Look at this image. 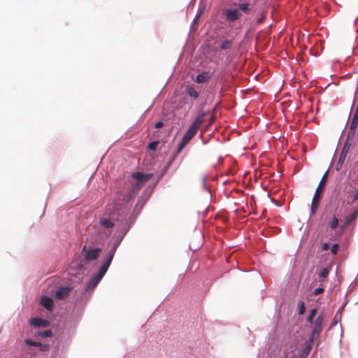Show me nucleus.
Masks as SVG:
<instances>
[{"mask_svg":"<svg viewBox=\"0 0 358 358\" xmlns=\"http://www.w3.org/2000/svg\"><path fill=\"white\" fill-rule=\"evenodd\" d=\"M238 8L241 11L246 14H249L251 12V8H250V3L248 2L240 3L238 5Z\"/></svg>","mask_w":358,"mask_h":358,"instance_id":"18","label":"nucleus"},{"mask_svg":"<svg viewBox=\"0 0 358 358\" xmlns=\"http://www.w3.org/2000/svg\"><path fill=\"white\" fill-rule=\"evenodd\" d=\"M313 343H310V339L309 340V343L306 345V347L303 349V352H301L300 355V358H306L307 356L309 355L310 351L312 348Z\"/></svg>","mask_w":358,"mask_h":358,"instance_id":"15","label":"nucleus"},{"mask_svg":"<svg viewBox=\"0 0 358 358\" xmlns=\"http://www.w3.org/2000/svg\"><path fill=\"white\" fill-rule=\"evenodd\" d=\"M71 288L69 287H64L59 288L55 294L57 299L63 300L69 295Z\"/></svg>","mask_w":358,"mask_h":358,"instance_id":"8","label":"nucleus"},{"mask_svg":"<svg viewBox=\"0 0 358 358\" xmlns=\"http://www.w3.org/2000/svg\"><path fill=\"white\" fill-rule=\"evenodd\" d=\"M25 343L27 345H30V346H41V343H38L36 341H33L30 339H26Z\"/></svg>","mask_w":358,"mask_h":358,"instance_id":"27","label":"nucleus"},{"mask_svg":"<svg viewBox=\"0 0 358 358\" xmlns=\"http://www.w3.org/2000/svg\"><path fill=\"white\" fill-rule=\"evenodd\" d=\"M284 358H288V357H284Z\"/></svg>","mask_w":358,"mask_h":358,"instance_id":"37","label":"nucleus"},{"mask_svg":"<svg viewBox=\"0 0 358 358\" xmlns=\"http://www.w3.org/2000/svg\"><path fill=\"white\" fill-rule=\"evenodd\" d=\"M52 334L51 330H44L38 332V335L41 337H50Z\"/></svg>","mask_w":358,"mask_h":358,"instance_id":"25","label":"nucleus"},{"mask_svg":"<svg viewBox=\"0 0 358 358\" xmlns=\"http://www.w3.org/2000/svg\"><path fill=\"white\" fill-rule=\"evenodd\" d=\"M316 313H317L316 309H312L309 313V315H311L313 317H315Z\"/></svg>","mask_w":358,"mask_h":358,"instance_id":"32","label":"nucleus"},{"mask_svg":"<svg viewBox=\"0 0 358 358\" xmlns=\"http://www.w3.org/2000/svg\"><path fill=\"white\" fill-rule=\"evenodd\" d=\"M187 94L194 99H196L199 97V92L192 86H187L186 88Z\"/></svg>","mask_w":358,"mask_h":358,"instance_id":"14","label":"nucleus"},{"mask_svg":"<svg viewBox=\"0 0 358 358\" xmlns=\"http://www.w3.org/2000/svg\"><path fill=\"white\" fill-rule=\"evenodd\" d=\"M350 147H351V143L349 142V140L348 139L345 141V145H344L343 148H342L341 152L348 154Z\"/></svg>","mask_w":358,"mask_h":358,"instance_id":"23","label":"nucleus"},{"mask_svg":"<svg viewBox=\"0 0 358 358\" xmlns=\"http://www.w3.org/2000/svg\"><path fill=\"white\" fill-rule=\"evenodd\" d=\"M41 304L48 310L53 309V300L52 298L43 296L41 298Z\"/></svg>","mask_w":358,"mask_h":358,"instance_id":"9","label":"nucleus"},{"mask_svg":"<svg viewBox=\"0 0 358 358\" xmlns=\"http://www.w3.org/2000/svg\"><path fill=\"white\" fill-rule=\"evenodd\" d=\"M329 269L327 268H323L319 273V277L322 278H325L329 275Z\"/></svg>","mask_w":358,"mask_h":358,"instance_id":"21","label":"nucleus"},{"mask_svg":"<svg viewBox=\"0 0 358 358\" xmlns=\"http://www.w3.org/2000/svg\"><path fill=\"white\" fill-rule=\"evenodd\" d=\"M338 250H339V245L338 243H334L331 247V251L334 255H336Z\"/></svg>","mask_w":358,"mask_h":358,"instance_id":"29","label":"nucleus"},{"mask_svg":"<svg viewBox=\"0 0 358 358\" xmlns=\"http://www.w3.org/2000/svg\"><path fill=\"white\" fill-rule=\"evenodd\" d=\"M342 166H340V164H338V162H337V164H336V170L337 171H339L341 169Z\"/></svg>","mask_w":358,"mask_h":358,"instance_id":"35","label":"nucleus"},{"mask_svg":"<svg viewBox=\"0 0 358 358\" xmlns=\"http://www.w3.org/2000/svg\"><path fill=\"white\" fill-rule=\"evenodd\" d=\"M82 252L84 254L85 260L91 262L98 259L101 252V249L94 248L87 250V247L85 245L82 250Z\"/></svg>","mask_w":358,"mask_h":358,"instance_id":"6","label":"nucleus"},{"mask_svg":"<svg viewBox=\"0 0 358 358\" xmlns=\"http://www.w3.org/2000/svg\"><path fill=\"white\" fill-rule=\"evenodd\" d=\"M328 171L322 176L320 182L315 190V194L313 196L311 207H310V216L314 215L317 210L319 206L320 201L322 199V193L323 192L324 187L326 184L327 177H328Z\"/></svg>","mask_w":358,"mask_h":358,"instance_id":"2","label":"nucleus"},{"mask_svg":"<svg viewBox=\"0 0 358 358\" xmlns=\"http://www.w3.org/2000/svg\"><path fill=\"white\" fill-rule=\"evenodd\" d=\"M204 116L205 113H202L200 115H199L194 121L192 122V124L190 125L192 128H194L196 130L198 131L199 128L201 125V124L203 122L204 120Z\"/></svg>","mask_w":358,"mask_h":358,"instance_id":"11","label":"nucleus"},{"mask_svg":"<svg viewBox=\"0 0 358 358\" xmlns=\"http://www.w3.org/2000/svg\"><path fill=\"white\" fill-rule=\"evenodd\" d=\"M210 76L207 72H202L196 77V82L198 83H203L210 79Z\"/></svg>","mask_w":358,"mask_h":358,"instance_id":"13","label":"nucleus"},{"mask_svg":"<svg viewBox=\"0 0 358 358\" xmlns=\"http://www.w3.org/2000/svg\"><path fill=\"white\" fill-rule=\"evenodd\" d=\"M338 224V220L336 217H334L329 223V226L331 229H335L337 228Z\"/></svg>","mask_w":358,"mask_h":358,"instance_id":"19","label":"nucleus"},{"mask_svg":"<svg viewBox=\"0 0 358 358\" xmlns=\"http://www.w3.org/2000/svg\"><path fill=\"white\" fill-rule=\"evenodd\" d=\"M232 42L231 41L226 40L220 45L222 50H228L231 48Z\"/></svg>","mask_w":358,"mask_h":358,"instance_id":"20","label":"nucleus"},{"mask_svg":"<svg viewBox=\"0 0 358 358\" xmlns=\"http://www.w3.org/2000/svg\"><path fill=\"white\" fill-rule=\"evenodd\" d=\"M159 143V142L158 141H152L148 144V147L150 150L155 151L156 150L157 146L158 145Z\"/></svg>","mask_w":358,"mask_h":358,"instance_id":"26","label":"nucleus"},{"mask_svg":"<svg viewBox=\"0 0 358 358\" xmlns=\"http://www.w3.org/2000/svg\"><path fill=\"white\" fill-rule=\"evenodd\" d=\"M32 325L38 327H45L49 324V322L41 318L34 317L30 320Z\"/></svg>","mask_w":358,"mask_h":358,"instance_id":"10","label":"nucleus"},{"mask_svg":"<svg viewBox=\"0 0 358 358\" xmlns=\"http://www.w3.org/2000/svg\"><path fill=\"white\" fill-rule=\"evenodd\" d=\"M225 19L229 22H234L239 19L241 13L237 9L228 8L224 11Z\"/></svg>","mask_w":358,"mask_h":358,"instance_id":"7","label":"nucleus"},{"mask_svg":"<svg viewBox=\"0 0 358 358\" xmlns=\"http://www.w3.org/2000/svg\"><path fill=\"white\" fill-rule=\"evenodd\" d=\"M324 322V316L322 314L319 315L315 320L312 323L313 329L311 336L310 338V343H313V340L320 336L322 331V323Z\"/></svg>","mask_w":358,"mask_h":358,"instance_id":"4","label":"nucleus"},{"mask_svg":"<svg viewBox=\"0 0 358 358\" xmlns=\"http://www.w3.org/2000/svg\"><path fill=\"white\" fill-rule=\"evenodd\" d=\"M358 200V189H355L354 194L352 196L350 203H353Z\"/></svg>","mask_w":358,"mask_h":358,"instance_id":"28","label":"nucleus"},{"mask_svg":"<svg viewBox=\"0 0 358 358\" xmlns=\"http://www.w3.org/2000/svg\"><path fill=\"white\" fill-rule=\"evenodd\" d=\"M313 318H314V317H313L311 315H308V317H307V321H308V322H310V323H311V324H312V323L314 322V321H313Z\"/></svg>","mask_w":358,"mask_h":358,"instance_id":"34","label":"nucleus"},{"mask_svg":"<svg viewBox=\"0 0 358 358\" xmlns=\"http://www.w3.org/2000/svg\"><path fill=\"white\" fill-rule=\"evenodd\" d=\"M323 292H324L323 287H318L314 290L313 294H314V295H319V294H322Z\"/></svg>","mask_w":358,"mask_h":358,"instance_id":"30","label":"nucleus"},{"mask_svg":"<svg viewBox=\"0 0 358 358\" xmlns=\"http://www.w3.org/2000/svg\"><path fill=\"white\" fill-rule=\"evenodd\" d=\"M329 248V245L327 243H324L322 245V250H327Z\"/></svg>","mask_w":358,"mask_h":358,"instance_id":"33","label":"nucleus"},{"mask_svg":"<svg viewBox=\"0 0 358 358\" xmlns=\"http://www.w3.org/2000/svg\"><path fill=\"white\" fill-rule=\"evenodd\" d=\"M152 176V173H143L141 172H135L131 173V177L136 181L132 184L131 192H136L139 190L142 185L148 181Z\"/></svg>","mask_w":358,"mask_h":358,"instance_id":"3","label":"nucleus"},{"mask_svg":"<svg viewBox=\"0 0 358 358\" xmlns=\"http://www.w3.org/2000/svg\"><path fill=\"white\" fill-rule=\"evenodd\" d=\"M197 133V130L192 127H189L184 136L182 137L178 148V153H180L183 148L186 146V145L190 141V140L196 135Z\"/></svg>","mask_w":358,"mask_h":358,"instance_id":"5","label":"nucleus"},{"mask_svg":"<svg viewBox=\"0 0 358 358\" xmlns=\"http://www.w3.org/2000/svg\"><path fill=\"white\" fill-rule=\"evenodd\" d=\"M298 308H299V315L304 314V313L306 311V307H305V304H304L303 301H301L298 303Z\"/></svg>","mask_w":358,"mask_h":358,"instance_id":"22","label":"nucleus"},{"mask_svg":"<svg viewBox=\"0 0 358 358\" xmlns=\"http://www.w3.org/2000/svg\"><path fill=\"white\" fill-rule=\"evenodd\" d=\"M163 126H164V123L162 121L157 122L155 125V128H157V129H159V128L162 127Z\"/></svg>","mask_w":358,"mask_h":358,"instance_id":"31","label":"nucleus"},{"mask_svg":"<svg viewBox=\"0 0 358 358\" xmlns=\"http://www.w3.org/2000/svg\"><path fill=\"white\" fill-rule=\"evenodd\" d=\"M214 119H215V117L213 116H212L210 118V122H213L214 121Z\"/></svg>","mask_w":358,"mask_h":358,"instance_id":"36","label":"nucleus"},{"mask_svg":"<svg viewBox=\"0 0 358 358\" xmlns=\"http://www.w3.org/2000/svg\"><path fill=\"white\" fill-rule=\"evenodd\" d=\"M358 216V210H355L353 213H352L351 215H348L346 219H345V223L343 224V225H342L341 227V228L342 229H343L344 228H345L346 227H348V225L350 224V223L354 221L355 220H356V218Z\"/></svg>","mask_w":358,"mask_h":358,"instance_id":"12","label":"nucleus"},{"mask_svg":"<svg viewBox=\"0 0 358 358\" xmlns=\"http://www.w3.org/2000/svg\"><path fill=\"white\" fill-rule=\"evenodd\" d=\"M358 126V110H355V112L353 115V117L350 124V129L354 130Z\"/></svg>","mask_w":358,"mask_h":358,"instance_id":"17","label":"nucleus"},{"mask_svg":"<svg viewBox=\"0 0 358 358\" xmlns=\"http://www.w3.org/2000/svg\"><path fill=\"white\" fill-rule=\"evenodd\" d=\"M118 247V243H115L113 246L109 250L108 253L106 254L104 262L101 265L98 273L92 277L90 281L87 282V286L85 287L86 291H91L98 285L99 281L104 276L105 273L108 271L111 262L113 259L114 255L116 252V250Z\"/></svg>","mask_w":358,"mask_h":358,"instance_id":"1","label":"nucleus"},{"mask_svg":"<svg viewBox=\"0 0 358 358\" xmlns=\"http://www.w3.org/2000/svg\"><path fill=\"white\" fill-rule=\"evenodd\" d=\"M347 155L348 154H346V153L341 152L339 159H338V164H340V166H343V164L344 163V162L346 159Z\"/></svg>","mask_w":358,"mask_h":358,"instance_id":"24","label":"nucleus"},{"mask_svg":"<svg viewBox=\"0 0 358 358\" xmlns=\"http://www.w3.org/2000/svg\"><path fill=\"white\" fill-rule=\"evenodd\" d=\"M100 224L106 229H111L114 226V224L110 220L106 218H102L100 220Z\"/></svg>","mask_w":358,"mask_h":358,"instance_id":"16","label":"nucleus"}]
</instances>
